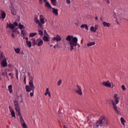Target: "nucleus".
<instances>
[{
    "label": "nucleus",
    "mask_w": 128,
    "mask_h": 128,
    "mask_svg": "<svg viewBox=\"0 0 128 128\" xmlns=\"http://www.w3.org/2000/svg\"><path fill=\"white\" fill-rule=\"evenodd\" d=\"M38 32H39V34L40 36H44V32H42V30H38Z\"/></svg>",
    "instance_id": "obj_34"
},
{
    "label": "nucleus",
    "mask_w": 128,
    "mask_h": 128,
    "mask_svg": "<svg viewBox=\"0 0 128 128\" xmlns=\"http://www.w3.org/2000/svg\"><path fill=\"white\" fill-rule=\"evenodd\" d=\"M100 20H102V22H104V20H102V18H100Z\"/></svg>",
    "instance_id": "obj_52"
},
{
    "label": "nucleus",
    "mask_w": 128,
    "mask_h": 128,
    "mask_svg": "<svg viewBox=\"0 0 128 128\" xmlns=\"http://www.w3.org/2000/svg\"><path fill=\"white\" fill-rule=\"evenodd\" d=\"M35 22L38 24L39 28L42 30H44V26H42L44 24H46L44 22V17L43 15L40 16V20L38 19V17L36 16L34 18Z\"/></svg>",
    "instance_id": "obj_2"
},
{
    "label": "nucleus",
    "mask_w": 128,
    "mask_h": 128,
    "mask_svg": "<svg viewBox=\"0 0 128 128\" xmlns=\"http://www.w3.org/2000/svg\"><path fill=\"white\" fill-rule=\"evenodd\" d=\"M81 28H85L88 30V24H82L80 26Z\"/></svg>",
    "instance_id": "obj_20"
},
{
    "label": "nucleus",
    "mask_w": 128,
    "mask_h": 128,
    "mask_svg": "<svg viewBox=\"0 0 128 128\" xmlns=\"http://www.w3.org/2000/svg\"><path fill=\"white\" fill-rule=\"evenodd\" d=\"M2 76H4V72L2 73Z\"/></svg>",
    "instance_id": "obj_58"
},
{
    "label": "nucleus",
    "mask_w": 128,
    "mask_h": 128,
    "mask_svg": "<svg viewBox=\"0 0 128 128\" xmlns=\"http://www.w3.org/2000/svg\"><path fill=\"white\" fill-rule=\"evenodd\" d=\"M43 40L45 42H48V38L46 36H44L43 37Z\"/></svg>",
    "instance_id": "obj_33"
},
{
    "label": "nucleus",
    "mask_w": 128,
    "mask_h": 128,
    "mask_svg": "<svg viewBox=\"0 0 128 128\" xmlns=\"http://www.w3.org/2000/svg\"><path fill=\"white\" fill-rule=\"evenodd\" d=\"M8 88L9 90V92L10 94L12 92V85H10L8 86Z\"/></svg>",
    "instance_id": "obj_26"
},
{
    "label": "nucleus",
    "mask_w": 128,
    "mask_h": 128,
    "mask_svg": "<svg viewBox=\"0 0 128 128\" xmlns=\"http://www.w3.org/2000/svg\"><path fill=\"white\" fill-rule=\"evenodd\" d=\"M122 90H126V86H124V85L122 86Z\"/></svg>",
    "instance_id": "obj_41"
},
{
    "label": "nucleus",
    "mask_w": 128,
    "mask_h": 128,
    "mask_svg": "<svg viewBox=\"0 0 128 128\" xmlns=\"http://www.w3.org/2000/svg\"><path fill=\"white\" fill-rule=\"evenodd\" d=\"M26 44L29 48H32V42L26 40Z\"/></svg>",
    "instance_id": "obj_25"
},
{
    "label": "nucleus",
    "mask_w": 128,
    "mask_h": 128,
    "mask_svg": "<svg viewBox=\"0 0 128 128\" xmlns=\"http://www.w3.org/2000/svg\"><path fill=\"white\" fill-rule=\"evenodd\" d=\"M14 105L15 106V109L16 110L17 116H20L22 114V113H20V106H18V100H14Z\"/></svg>",
    "instance_id": "obj_4"
},
{
    "label": "nucleus",
    "mask_w": 128,
    "mask_h": 128,
    "mask_svg": "<svg viewBox=\"0 0 128 128\" xmlns=\"http://www.w3.org/2000/svg\"><path fill=\"white\" fill-rule=\"evenodd\" d=\"M114 100L116 98H118V94H114Z\"/></svg>",
    "instance_id": "obj_42"
},
{
    "label": "nucleus",
    "mask_w": 128,
    "mask_h": 128,
    "mask_svg": "<svg viewBox=\"0 0 128 128\" xmlns=\"http://www.w3.org/2000/svg\"><path fill=\"white\" fill-rule=\"evenodd\" d=\"M12 36L13 38H14V33L12 34Z\"/></svg>",
    "instance_id": "obj_48"
},
{
    "label": "nucleus",
    "mask_w": 128,
    "mask_h": 128,
    "mask_svg": "<svg viewBox=\"0 0 128 128\" xmlns=\"http://www.w3.org/2000/svg\"><path fill=\"white\" fill-rule=\"evenodd\" d=\"M96 44V42H90L87 44V46H94Z\"/></svg>",
    "instance_id": "obj_22"
},
{
    "label": "nucleus",
    "mask_w": 128,
    "mask_h": 128,
    "mask_svg": "<svg viewBox=\"0 0 128 128\" xmlns=\"http://www.w3.org/2000/svg\"><path fill=\"white\" fill-rule=\"evenodd\" d=\"M50 89H48V88H47L46 89V92L44 93V95L45 96H48V94L50 93Z\"/></svg>",
    "instance_id": "obj_29"
},
{
    "label": "nucleus",
    "mask_w": 128,
    "mask_h": 128,
    "mask_svg": "<svg viewBox=\"0 0 128 128\" xmlns=\"http://www.w3.org/2000/svg\"><path fill=\"white\" fill-rule=\"evenodd\" d=\"M11 78H14V75H12V76H11Z\"/></svg>",
    "instance_id": "obj_57"
},
{
    "label": "nucleus",
    "mask_w": 128,
    "mask_h": 128,
    "mask_svg": "<svg viewBox=\"0 0 128 128\" xmlns=\"http://www.w3.org/2000/svg\"><path fill=\"white\" fill-rule=\"evenodd\" d=\"M52 12H53L54 16H58V10L55 8H52Z\"/></svg>",
    "instance_id": "obj_14"
},
{
    "label": "nucleus",
    "mask_w": 128,
    "mask_h": 128,
    "mask_svg": "<svg viewBox=\"0 0 128 128\" xmlns=\"http://www.w3.org/2000/svg\"><path fill=\"white\" fill-rule=\"evenodd\" d=\"M120 121H121L122 124H123V126H124V122H126V120H124V118H120Z\"/></svg>",
    "instance_id": "obj_28"
},
{
    "label": "nucleus",
    "mask_w": 128,
    "mask_h": 128,
    "mask_svg": "<svg viewBox=\"0 0 128 128\" xmlns=\"http://www.w3.org/2000/svg\"><path fill=\"white\" fill-rule=\"evenodd\" d=\"M2 66H3V68H6V66H7L8 63H6V60H4L2 62Z\"/></svg>",
    "instance_id": "obj_18"
},
{
    "label": "nucleus",
    "mask_w": 128,
    "mask_h": 128,
    "mask_svg": "<svg viewBox=\"0 0 128 128\" xmlns=\"http://www.w3.org/2000/svg\"><path fill=\"white\" fill-rule=\"evenodd\" d=\"M54 48H56V46H54Z\"/></svg>",
    "instance_id": "obj_59"
},
{
    "label": "nucleus",
    "mask_w": 128,
    "mask_h": 128,
    "mask_svg": "<svg viewBox=\"0 0 128 128\" xmlns=\"http://www.w3.org/2000/svg\"><path fill=\"white\" fill-rule=\"evenodd\" d=\"M98 16H96V18H95V20H98Z\"/></svg>",
    "instance_id": "obj_54"
},
{
    "label": "nucleus",
    "mask_w": 128,
    "mask_h": 128,
    "mask_svg": "<svg viewBox=\"0 0 128 128\" xmlns=\"http://www.w3.org/2000/svg\"><path fill=\"white\" fill-rule=\"evenodd\" d=\"M36 42H38L37 46H40L42 44H44V42L42 41V40L40 38H38L36 40Z\"/></svg>",
    "instance_id": "obj_15"
},
{
    "label": "nucleus",
    "mask_w": 128,
    "mask_h": 128,
    "mask_svg": "<svg viewBox=\"0 0 128 128\" xmlns=\"http://www.w3.org/2000/svg\"><path fill=\"white\" fill-rule=\"evenodd\" d=\"M25 38V40H28V37H25V38Z\"/></svg>",
    "instance_id": "obj_50"
},
{
    "label": "nucleus",
    "mask_w": 128,
    "mask_h": 128,
    "mask_svg": "<svg viewBox=\"0 0 128 128\" xmlns=\"http://www.w3.org/2000/svg\"><path fill=\"white\" fill-rule=\"evenodd\" d=\"M25 88L27 92H30V90L34 92V88H36L34 85V81L32 80H30L29 82V86L26 85Z\"/></svg>",
    "instance_id": "obj_3"
},
{
    "label": "nucleus",
    "mask_w": 128,
    "mask_h": 128,
    "mask_svg": "<svg viewBox=\"0 0 128 128\" xmlns=\"http://www.w3.org/2000/svg\"><path fill=\"white\" fill-rule=\"evenodd\" d=\"M21 34H22V36H26V30H22Z\"/></svg>",
    "instance_id": "obj_39"
},
{
    "label": "nucleus",
    "mask_w": 128,
    "mask_h": 128,
    "mask_svg": "<svg viewBox=\"0 0 128 128\" xmlns=\"http://www.w3.org/2000/svg\"><path fill=\"white\" fill-rule=\"evenodd\" d=\"M50 46H52V45H50Z\"/></svg>",
    "instance_id": "obj_60"
},
{
    "label": "nucleus",
    "mask_w": 128,
    "mask_h": 128,
    "mask_svg": "<svg viewBox=\"0 0 128 128\" xmlns=\"http://www.w3.org/2000/svg\"><path fill=\"white\" fill-rule=\"evenodd\" d=\"M14 50L16 54H19L20 52V48H14Z\"/></svg>",
    "instance_id": "obj_30"
},
{
    "label": "nucleus",
    "mask_w": 128,
    "mask_h": 128,
    "mask_svg": "<svg viewBox=\"0 0 128 128\" xmlns=\"http://www.w3.org/2000/svg\"><path fill=\"white\" fill-rule=\"evenodd\" d=\"M45 6H46V8H52V6H50V2H46Z\"/></svg>",
    "instance_id": "obj_21"
},
{
    "label": "nucleus",
    "mask_w": 128,
    "mask_h": 128,
    "mask_svg": "<svg viewBox=\"0 0 128 128\" xmlns=\"http://www.w3.org/2000/svg\"><path fill=\"white\" fill-rule=\"evenodd\" d=\"M105 28H110V24L106 22H102Z\"/></svg>",
    "instance_id": "obj_19"
},
{
    "label": "nucleus",
    "mask_w": 128,
    "mask_h": 128,
    "mask_svg": "<svg viewBox=\"0 0 128 128\" xmlns=\"http://www.w3.org/2000/svg\"><path fill=\"white\" fill-rule=\"evenodd\" d=\"M114 88V84H112V88Z\"/></svg>",
    "instance_id": "obj_55"
},
{
    "label": "nucleus",
    "mask_w": 128,
    "mask_h": 128,
    "mask_svg": "<svg viewBox=\"0 0 128 128\" xmlns=\"http://www.w3.org/2000/svg\"><path fill=\"white\" fill-rule=\"evenodd\" d=\"M0 18H2L3 20L6 18V12L2 10L0 11Z\"/></svg>",
    "instance_id": "obj_11"
},
{
    "label": "nucleus",
    "mask_w": 128,
    "mask_h": 128,
    "mask_svg": "<svg viewBox=\"0 0 128 128\" xmlns=\"http://www.w3.org/2000/svg\"><path fill=\"white\" fill-rule=\"evenodd\" d=\"M19 116V118L20 120V123L22 128H28V126H26V121L24 120L22 114L20 115H18Z\"/></svg>",
    "instance_id": "obj_5"
},
{
    "label": "nucleus",
    "mask_w": 128,
    "mask_h": 128,
    "mask_svg": "<svg viewBox=\"0 0 128 128\" xmlns=\"http://www.w3.org/2000/svg\"><path fill=\"white\" fill-rule=\"evenodd\" d=\"M51 2L53 6H56V0H51Z\"/></svg>",
    "instance_id": "obj_27"
},
{
    "label": "nucleus",
    "mask_w": 128,
    "mask_h": 128,
    "mask_svg": "<svg viewBox=\"0 0 128 128\" xmlns=\"http://www.w3.org/2000/svg\"><path fill=\"white\" fill-rule=\"evenodd\" d=\"M118 98H116V99H114V100H115V102H114L115 104H118V102H120V100H118Z\"/></svg>",
    "instance_id": "obj_31"
},
{
    "label": "nucleus",
    "mask_w": 128,
    "mask_h": 128,
    "mask_svg": "<svg viewBox=\"0 0 128 128\" xmlns=\"http://www.w3.org/2000/svg\"><path fill=\"white\" fill-rule=\"evenodd\" d=\"M16 78H17V80H18V71L17 70H16Z\"/></svg>",
    "instance_id": "obj_36"
},
{
    "label": "nucleus",
    "mask_w": 128,
    "mask_h": 128,
    "mask_svg": "<svg viewBox=\"0 0 128 128\" xmlns=\"http://www.w3.org/2000/svg\"><path fill=\"white\" fill-rule=\"evenodd\" d=\"M6 76L7 78H8V72H6Z\"/></svg>",
    "instance_id": "obj_51"
},
{
    "label": "nucleus",
    "mask_w": 128,
    "mask_h": 128,
    "mask_svg": "<svg viewBox=\"0 0 128 128\" xmlns=\"http://www.w3.org/2000/svg\"><path fill=\"white\" fill-rule=\"evenodd\" d=\"M11 115L13 118H16V114H14V110L11 112Z\"/></svg>",
    "instance_id": "obj_32"
},
{
    "label": "nucleus",
    "mask_w": 128,
    "mask_h": 128,
    "mask_svg": "<svg viewBox=\"0 0 128 128\" xmlns=\"http://www.w3.org/2000/svg\"><path fill=\"white\" fill-rule=\"evenodd\" d=\"M38 34L36 32H32V33H30V38H34V36H36Z\"/></svg>",
    "instance_id": "obj_23"
},
{
    "label": "nucleus",
    "mask_w": 128,
    "mask_h": 128,
    "mask_svg": "<svg viewBox=\"0 0 128 128\" xmlns=\"http://www.w3.org/2000/svg\"><path fill=\"white\" fill-rule=\"evenodd\" d=\"M8 66H10V65H8Z\"/></svg>",
    "instance_id": "obj_63"
},
{
    "label": "nucleus",
    "mask_w": 128,
    "mask_h": 128,
    "mask_svg": "<svg viewBox=\"0 0 128 128\" xmlns=\"http://www.w3.org/2000/svg\"><path fill=\"white\" fill-rule=\"evenodd\" d=\"M62 84V80H60L58 82V86H60Z\"/></svg>",
    "instance_id": "obj_40"
},
{
    "label": "nucleus",
    "mask_w": 128,
    "mask_h": 128,
    "mask_svg": "<svg viewBox=\"0 0 128 128\" xmlns=\"http://www.w3.org/2000/svg\"><path fill=\"white\" fill-rule=\"evenodd\" d=\"M11 30H12L13 33L14 32H16V29L13 28V29H11Z\"/></svg>",
    "instance_id": "obj_44"
},
{
    "label": "nucleus",
    "mask_w": 128,
    "mask_h": 128,
    "mask_svg": "<svg viewBox=\"0 0 128 128\" xmlns=\"http://www.w3.org/2000/svg\"><path fill=\"white\" fill-rule=\"evenodd\" d=\"M8 66H10V65H8Z\"/></svg>",
    "instance_id": "obj_62"
},
{
    "label": "nucleus",
    "mask_w": 128,
    "mask_h": 128,
    "mask_svg": "<svg viewBox=\"0 0 128 128\" xmlns=\"http://www.w3.org/2000/svg\"><path fill=\"white\" fill-rule=\"evenodd\" d=\"M98 28V25H95V26H92L90 28V30L93 32H96V30Z\"/></svg>",
    "instance_id": "obj_10"
},
{
    "label": "nucleus",
    "mask_w": 128,
    "mask_h": 128,
    "mask_svg": "<svg viewBox=\"0 0 128 128\" xmlns=\"http://www.w3.org/2000/svg\"><path fill=\"white\" fill-rule=\"evenodd\" d=\"M32 44L33 46H36V44H38V42H36V39L32 38Z\"/></svg>",
    "instance_id": "obj_24"
},
{
    "label": "nucleus",
    "mask_w": 128,
    "mask_h": 128,
    "mask_svg": "<svg viewBox=\"0 0 128 128\" xmlns=\"http://www.w3.org/2000/svg\"><path fill=\"white\" fill-rule=\"evenodd\" d=\"M117 24H118V22H117Z\"/></svg>",
    "instance_id": "obj_64"
},
{
    "label": "nucleus",
    "mask_w": 128,
    "mask_h": 128,
    "mask_svg": "<svg viewBox=\"0 0 128 128\" xmlns=\"http://www.w3.org/2000/svg\"><path fill=\"white\" fill-rule=\"evenodd\" d=\"M44 36H48V32H46V30H44Z\"/></svg>",
    "instance_id": "obj_43"
},
{
    "label": "nucleus",
    "mask_w": 128,
    "mask_h": 128,
    "mask_svg": "<svg viewBox=\"0 0 128 128\" xmlns=\"http://www.w3.org/2000/svg\"><path fill=\"white\" fill-rule=\"evenodd\" d=\"M66 40L69 42V48L70 52L74 50H76V46L78 48L80 47V45L78 43V38L76 37L68 35L66 38Z\"/></svg>",
    "instance_id": "obj_1"
},
{
    "label": "nucleus",
    "mask_w": 128,
    "mask_h": 128,
    "mask_svg": "<svg viewBox=\"0 0 128 128\" xmlns=\"http://www.w3.org/2000/svg\"><path fill=\"white\" fill-rule=\"evenodd\" d=\"M111 102L112 104V108H113L114 110H115L117 114H118L119 116H122V113L120 112V110H118V107H117L116 105V103H114V100H112L111 101Z\"/></svg>",
    "instance_id": "obj_6"
},
{
    "label": "nucleus",
    "mask_w": 128,
    "mask_h": 128,
    "mask_svg": "<svg viewBox=\"0 0 128 128\" xmlns=\"http://www.w3.org/2000/svg\"><path fill=\"white\" fill-rule=\"evenodd\" d=\"M12 73H10V74H9V76H12Z\"/></svg>",
    "instance_id": "obj_53"
},
{
    "label": "nucleus",
    "mask_w": 128,
    "mask_h": 128,
    "mask_svg": "<svg viewBox=\"0 0 128 128\" xmlns=\"http://www.w3.org/2000/svg\"><path fill=\"white\" fill-rule=\"evenodd\" d=\"M81 44H82V42H81Z\"/></svg>",
    "instance_id": "obj_61"
},
{
    "label": "nucleus",
    "mask_w": 128,
    "mask_h": 128,
    "mask_svg": "<svg viewBox=\"0 0 128 128\" xmlns=\"http://www.w3.org/2000/svg\"><path fill=\"white\" fill-rule=\"evenodd\" d=\"M102 121L100 117L99 120L94 125V128H102Z\"/></svg>",
    "instance_id": "obj_7"
},
{
    "label": "nucleus",
    "mask_w": 128,
    "mask_h": 128,
    "mask_svg": "<svg viewBox=\"0 0 128 128\" xmlns=\"http://www.w3.org/2000/svg\"><path fill=\"white\" fill-rule=\"evenodd\" d=\"M77 89L75 90L76 94L78 96H82V87L78 85H76Z\"/></svg>",
    "instance_id": "obj_8"
},
{
    "label": "nucleus",
    "mask_w": 128,
    "mask_h": 128,
    "mask_svg": "<svg viewBox=\"0 0 128 128\" xmlns=\"http://www.w3.org/2000/svg\"><path fill=\"white\" fill-rule=\"evenodd\" d=\"M48 94L49 98H50V96H52V95H50V92H49V93H48Z\"/></svg>",
    "instance_id": "obj_49"
},
{
    "label": "nucleus",
    "mask_w": 128,
    "mask_h": 128,
    "mask_svg": "<svg viewBox=\"0 0 128 128\" xmlns=\"http://www.w3.org/2000/svg\"><path fill=\"white\" fill-rule=\"evenodd\" d=\"M66 2L68 4H70V0H66Z\"/></svg>",
    "instance_id": "obj_47"
},
{
    "label": "nucleus",
    "mask_w": 128,
    "mask_h": 128,
    "mask_svg": "<svg viewBox=\"0 0 128 128\" xmlns=\"http://www.w3.org/2000/svg\"><path fill=\"white\" fill-rule=\"evenodd\" d=\"M11 12L14 16H16V10L14 9V6H12Z\"/></svg>",
    "instance_id": "obj_17"
},
{
    "label": "nucleus",
    "mask_w": 128,
    "mask_h": 128,
    "mask_svg": "<svg viewBox=\"0 0 128 128\" xmlns=\"http://www.w3.org/2000/svg\"><path fill=\"white\" fill-rule=\"evenodd\" d=\"M24 82L25 84H26V76H25L24 78Z\"/></svg>",
    "instance_id": "obj_46"
},
{
    "label": "nucleus",
    "mask_w": 128,
    "mask_h": 128,
    "mask_svg": "<svg viewBox=\"0 0 128 128\" xmlns=\"http://www.w3.org/2000/svg\"><path fill=\"white\" fill-rule=\"evenodd\" d=\"M102 84L104 86H106V88H112V84H110V80H108L106 82H102Z\"/></svg>",
    "instance_id": "obj_9"
},
{
    "label": "nucleus",
    "mask_w": 128,
    "mask_h": 128,
    "mask_svg": "<svg viewBox=\"0 0 128 128\" xmlns=\"http://www.w3.org/2000/svg\"><path fill=\"white\" fill-rule=\"evenodd\" d=\"M12 24L13 26H14V28H15L16 26H18V24L16 22H14Z\"/></svg>",
    "instance_id": "obj_37"
},
{
    "label": "nucleus",
    "mask_w": 128,
    "mask_h": 128,
    "mask_svg": "<svg viewBox=\"0 0 128 128\" xmlns=\"http://www.w3.org/2000/svg\"><path fill=\"white\" fill-rule=\"evenodd\" d=\"M28 75L29 76H30V72H28Z\"/></svg>",
    "instance_id": "obj_56"
},
{
    "label": "nucleus",
    "mask_w": 128,
    "mask_h": 128,
    "mask_svg": "<svg viewBox=\"0 0 128 128\" xmlns=\"http://www.w3.org/2000/svg\"><path fill=\"white\" fill-rule=\"evenodd\" d=\"M101 120H102V124H103L104 122V126H108V120H106V118L104 117H101Z\"/></svg>",
    "instance_id": "obj_12"
},
{
    "label": "nucleus",
    "mask_w": 128,
    "mask_h": 128,
    "mask_svg": "<svg viewBox=\"0 0 128 128\" xmlns=\"http://www.w3.org/2000/svg\"><path fill=\"white\" fill-rule=\"evenodd\" d=\"M19 28L20 30H22L24 28V25H22V24H19Z\"/></svg>",
    "instance_id": "obj_38"
},
{
    "label": "nucleus",
    "mask_w": 128,
    "mask_h": 128,
    "mask_svg": "<svg viewBox=\"0 0 128 128\" xmlns=\"http://www.w3.org/2000/svg\"><path fill=\"white\" fill-rule=\"evenodd\" d=\"M34 91H32V92H30V96L32 97V96H34Z\"/></svg>",
    "instance_id": "obj_45"
},
{
    "label": "nucleus",
    "mask_w": 128,
    "mask_h": 128,
    "mask_svg": "<svg viewBox=\"0 0 128 128\" xmlns=\"http://www.w3.org/2000/svg\"><path fill=\"white\" fill-rule=\"evenodd\" d=\"M6 28H9L10 30H14V26L12 24L9 22L7 23Z\"/></svg>",
    "instance_id": "obj_16"
},
{
    "label": "nucleus",
    "mask_w": 128,
    "mask_h": 128,
    "mask_svg": "<svg viewBox=\"0 0 128 128\" xmlns=\"http://www.w3.org/2000/svg\"><path fill=\"white\" fill-rule=\"evenodd\" d=\"M48 0H43L44 2H46ZM40 4H42V0H39Z\"/></svg>",
    "instance_id": "obj_35"
},
{
    "label": "nucleus",
    "mask_w": 128,
    "mask_h": 128,
    "mask_svg": "<svg viewBox=\"0 0 128 128\" xmlns=\"http://www.w3.org/2000/svg\"><path fill=\"white\" fill-rule=\"evenodd\" d=\"M53 40H56V42H60L62 40V38L60 36V35H56V37H54L52 38Z\"/></svg>",
    "instance_id": "obj_13"
}]
</instances>
